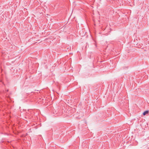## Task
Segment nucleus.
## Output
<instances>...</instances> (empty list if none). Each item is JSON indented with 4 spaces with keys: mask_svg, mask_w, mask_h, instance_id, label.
Here are the masks:
<instances>
[{
    "mask_svg": "<svg viewBox=\"0 0 149 149\" xmlns=\"http://www.w3.org/2000/svg\"><path fill=\"white\" fill-rule=\"evenodd\" d=\"M148 113V111H145L143 113V115H145L146 114Z\"/></svg>",
    "mask_w": 149,
    "mask_h": 149,
    "instance_id": "obj_1",
    "label": "nucleus"
}]
</instances>
